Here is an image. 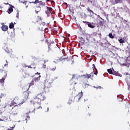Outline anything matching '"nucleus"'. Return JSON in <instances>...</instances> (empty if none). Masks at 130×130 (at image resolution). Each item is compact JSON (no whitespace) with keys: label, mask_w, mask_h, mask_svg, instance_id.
<instances>
[{"label":"nucleus","mask_w":130,"mask_h":130,"mask_svg":"<svg viewBox=\"0 0 130 130\" xmlns=\"http://www.w3.org/2000/svg\"><path fill=\"white\" fill-rule=\"evenodd\" d=\"M8 110L12 115H17L19 113V107L17 105L13 106L12 105H9L7 106Z\"/></svg>","instance_id":"nucleus-1"},{"label":"nucleus","mask_w":130,"mask_h":130,"mask_svg":"<svg viewBox=\"0 0 130 130\" xmlns=\"http://www.w3.org/2000/svg\"><path fill=\"white\" fill-rule=\"evenodd\" d=\"M44 90L45 92H48L49 91V88L52 87V82H50L49 81H45L44 83Z\"/></svg>","instance_id":"nucleus-2"},{"label":"nucleus","mask_w":130,"mask_h":130,"mask_svg":"<svg viewBox=\"0 0 130 130\" xmlns=\"http://www.w3.org/2000/svg\"><path fill=\"white\" fill-rule=\"evenodd\" d=\"M28 97H29V91H26L23 92L22 94L23 101L21 102L20 104H23V103H25V101H27Z\"/></svg>","instance_id":"nucleus-3"},{"label":"nucleus","mask_w":130,"mask_h":130,"mask_svg":"<svg viewBox=\"0 0 130 130\" xmlns=\"http://www.w3.org/2000/svg\"><path fill=\"white\" fill-rule=\"evenodd\" d=\"M29 4H39L38 7H40L41 9L45 7L46 3L42 2V1H39V0H36L35 2H29Z\"/></svg>","instance_id":"nucleus-4"},{"label":"nucleus","mask_w":130,"mask_h":130,"mask_svg":"<svg viewBox=\"0 0 130 130\" xmlns=\"http://www.w3.org/2000/svg\"><path fill=\"white\" fill-rule=\"evenodd\" d=\"M15 104H18V105H22L21 103H20V99L18 97H15L14 99L11 102V104L9 105H13L15 106Z\"/></svg>","instance_id":"nucleus-5"},{"label":"nucleus","mask_w":130,"mask_h":130,"mask_svg":"<svg viewBox=\"0 0 130 130\" xmlns=\"http://www.w3.org/2000/svg\"><path fill=\"white\" fill-rule=\"evenodd\" d=\"M3 49L7 52V53H12V48L10 45L5 44L3 47Z\"/></svg>","instance_id":"nucleus-6"},{"label":"nucleus","mask_w":130,"mask_h":130,"mask_svg":"<svg viewBox=\"0 0 130 130\" xmlns=\"http://www.w3.org/2000/svg\"><path fill=\"white\" fill-rule=\"evenodd\" d=\"M34 79L32 80L35 82H38V81H40V78H41V75H40V73L38 72L36 73L35 75H34Z\"/></svg>","instance_id":"nucleus-7"},{"label":"nucleus","mask_w":130,"mask_h":130,"mask_svg":"<svg viewBox=\"0 0 130 130\" xmlns=\"http://www.w3.org/2000/svg\"><path fill=\"white\" fill-rule=\"evenodd\" d=\"M30 102L35 105L41 103V101L37 96H36L34 99H32Z\"/></svg>","instance_id":"nucleus-8"},{"label":"nucleus","mask_w":130,"mask_h":130,"mask_svg":"<svg viewBox=\"0 0 130 130\" xmlns=\"http://www.w3.org/2000/svg\"><path fill=\"white\" fill-rule=\"evenodd\" d=\"M37 97L39 98L41 101H44V100H45V99H46L45 95H44V93L43 92L38 94L37 95Z\"/></svg>","instance_id":"nucleus-9"},{"label":"nucleus","mask_w":130,"mask_h":130,"mask_svg":"<svg viewBox=\"0 0 130 130\" xmlns=\"http://www.w3.org/2000/svg\"><path fill=\"white\" fill-rule=\"evenodd\" d=\"M82 77L84 79H87V80H89L90 78H93L94 75L93 74V72H91L90 74H86L85 75H82Z\"/></svg>","instance_id":"nucleus-10"},{"label":"nucleus","mask_w":130,"mask_h":130,"mask_svg":"<svg viewBox=\"0 0 130 130\" xmlns=\"http://www.w3.org/2000/svg\"><path fill=\"white\" fill-rule=\"evenodd\" d=\"M108 72L109 74H110L111 75H115V76H117L118 77H121V75L119 74L118 72H112V70L111 69L108 70Z\"/></svg>","instance_id":"nucleus-11"},{"label":"nucleus","mask_w":130,"mask_h":130,"mask_svg":"<svg viewBox=\"0 0 130 130\" xmlns=\"http://www.w3.org/2000/svg\"><path fill=\"white\" fill-rule=\"evenodd\" d=\"M82 97H83V91L79 93V94L75 97V99H76V101H80V99H81Z\"/></svg>","instance_id":"nucleus-12"},{"label":"nucleus","mask_w":130,"mask_h":130,"mask_svg":"<svg viewBox=\"0 0 130 130\" xmlns=\"http://www.w3.org/2000/svg\"><path fill=\"white\" fill-rule=\"evenodd\" d=\"M72 58V57H70V58H68V57H64L63 56H61L60 57L58 60L59 61H66V60H67V61H69V59H71Z\"/></svg>","instance_id":"nucleus-13"},{"label":"nucleus","mask_w":130,"mask_h":130,"mask_svg":"<svg viewBox=\"0 0 130 130\" xmlns=\"http://www.w3.org/2000/svg\"><path fill=\"white\" fill-rule=\"evenodd\" d=\"M35 108L34 109V112L35 113V110L36 109H42V107H41V103L35 104Z\"/></svg>","instance_id":"nucleus-14"},{"label":"nucleus","mask_w":130,"mask_h":130,"mask_svg":"<svg viewBox=\"0 0 130 130\" xmlns=\"http://www.w3.org/2000/svg\"><path fill=\"white\" fill-rule=\"evenodd\" d=\"M56 46H57L56 44L54 43H52L48 46V48L51 50H53V49H54L55 48H56Z\"/></svg>","instance_id":"nucleus-15"},{"label":"nucleus","mask_w":130,"mask_h":130,"mask_svg":"<svg viewBox=\"0 0 130 130\" xmlns=\"http://www.w3.org/2000/svg\"><path fill=\"white\" fill-rule=\"evenodd\" d=\"M1 29L2 31H4V32H6V31H8L9 29V26L8 25H6L3 23L2 26L1 27Z\"/></svg>","instance_id":"nucleus-16"},{"label":"nucleus","mask_w":130,"mask_h":130,"mask_svg":"<svg viewBox=\"0 0 130 130\" xmlns=\"http://www.w3.org/2000/svg\"><path fill=\"white\" fill-rule=\"evenodd\" d=\"M10 7L8 9V10L7 11L8 14H11L13 13V11H14V8H15V7L12 5H10Z\"/></svg>","instance_id":"nucleus-17"},{"label":"nucleus","mask_w":130,"mask_h":130,"mask_svg":"<svg viewBox=\"0 0 130 130\" xmlns=\"http://www.w3.org/2000/svg\"><path fill=\"white\" fill-rule=\"evenodd\" d=\"M50 71H52V72H54L55 70H56V66L54 64L51 65L50 68Z\"/></svg>","instance_id":"nucleus-18"},{"label":"nucleus","mask_w":130,"mask_h":130,"mask_svg":"<svg viewBox=\"0 0 130 130\" xmlns=\"http://www.w3.org/2000/svg\"><path fill=\"white\" fill-rule=\"evenodd\" d=\"M40 11H41V8H40V6H37L35 10L36 14H38Z\"/></svg>","instance_id":"nucleus-19"},{"label":"nucleus","mask_w":130,"mask_h":130,"mask_svg":"<svg viewBox=\"0 0 130 130\" xmlns=\"http://www.w3.org/2000/svg\"><path fill=\"white\" fill-rule=\"evenodd\" d=\"M2 76H3V77L7 78V75H8V72L6 70H2Z\"/></svg>","instance_id":"nucleus-20"},{"label":"nucleus","mask_w":130,"mask_h":130,"mask_svg":"<svg viewBox=\"0 0 130 130\" xmlns=\"http://www.w3.org/2000/svg\"><path fill=\"white\" fill-rule=\"evenodd\" d=\"M47 8L48 11H46L45 13L46 14H47V15H48L50 14L51 12H52V8H51V7H47Z\"/></svg>","instance_id":"nucleus-21"},{"label":"nucleus","mask_w":130,"mask_h":130,"mask_svg":"<svg viewBox=\"0 0 130 130\" xmlns=\"http://www.w3.org/2000/svg\"><path fill=\"white\" fill-rule=\"evenodd\" d=\"M22 3L23 4V5H25V6H26L25 8L26 9H27L29 5V4H28V1H24L23 2H22Z\"/></svg>","instance_id":"nucleus-22"},{"label":"nucleus","mask_w":130,"mask_h":130,"mask_svg":"<svg viewBox=\"0 0 130 130\" xmlns=\"http://www.w3.org/2000/svg\"><path fill=\"white\" fill-rule=\"evenodd\" d=\"M38 20L36 21V23H38V22H40L42 21V19H41V17L38 16L37 17Z\"/></svg>","instance_id":"nucleus-23"},{"label":"nucleus","mask_w":130,"mask_h":130,"mask_svg":"<svg viewBox=\"0 0 130 130\" xmlns=\"http://www.w3.org/2000/svg\"><path fill=\"white\" fill-rule=\"evenodd\" d=\"M14 27H15V25H14V23L13 22H11L9 24V28H10V29H13L14 28Z\"/></svg>","instance_id":"nucleus-24"},{"label":"nucleus","mask_w":130,"mask_h":130,"mask_svg":"<svg viewBox=\"0 0 130 130\" xmlns=\"http://www.w3.org/2000/svg\"><path fill=\"white\" fill-rule=\"evenodd\" d=\"M122 3V0H115V4H121Z\"/></svg>","instance_id":"nucleus-25"},{"label":"nucleus","mask_w":130,"mask_h":130,"mask_svg":"<svg viewBox=\"0 0 130 130\" xmlns=\"http://www.w3.org/2000/svg\"><path fill=\"white\" fill-rule=\"evenodd\" d=\"M34 82H35L34 80H33L32 79L31 82L29 84V88H30V87L34 85Z\"/></svg>","instance_id":"nucleus-26"},{"label":"nucleus","mask_w":130,"mask_h":130,"mask_svg":"<svg viewBox=\"0 0 130 130\" xmlns=\"http://www.w3.org/2000/svg\"><path fill=\"white\" fill-rule=\"evenodd\" d=\"M27 68H28V69H36V66H35V64H33V67H31V66H28L27 67Z\"/></svg>","instance_id":"nucleus-27"},{"label":"nucleus","mask_w":130,"mask_h":130,"mask_svg":"<svg viewBox=\"0 0 130 130\" xmlns=\"http://www.w3.org/2000/svg\"><path fill=\"white\" fill-rule=\"evenodd\" d=\"M79 44L81 45H84V44H85V41L84 40H81L79 42Z\"/></svg>","instance_id":"nucleus-28"},{"label":"nucleus","mask_w":130,"mask_h":130,"mask_svg":"<svg viewBox=\"0 0 130 130\" xmlns=\"http://www.w3.org/2000/svg\"><path fill=\"white\" fill-rule=\"evenodd\" d=\"M118 41L120 43H124V40H122V38L118 40Z\"/></svg>","instance_id":"nucleus-29"},{"label":"nucleus","mask_w":130,"mask_h":130,"mask_svg":"<svg viewBox=\"0 0 130 130\" xmlns=\"http://www.w3.org/2000/svg\"><path fill=\"white\" fill-rule=\"evenodd\" d=\"M88 26L89 27V28H95V26L92 25L91 23H88Z\"/></svg>","instance_id":"nucleus-30"},{"label":"nucleus","mask_w":130,"mask_h":130,"mask_svg":"<svg viewBox=\"0 0 130 130\" xmlns=\"http://www.w3.org/2000/svg\"><path fill=\"white\" fill-rule=\"evenodd\" d=\"M109 37L111 38V39H113V38H114V36L113 35H112V33H110L109 34Z\"/></svg>","instance_id":"nucleus-31"},{"label":"nucleus","mask_w":130,"mask_h":130,"mask_svg":"<svg viewBox=\"0 0 130 130\" xmlns=\"http://www.w3.org/2000/svg\"><path fill=\"white\" fill-rule=\"evenodd\" d=\"M23 77L24 79H25V78H27V77H29V74L24 73V74L23 75Z\"/></svg>","instance_id":"nucleus-32"},{"label":"nucleus","mask_w":130,"mask_h":130,"mask_svg":"<svg viewBox=\"0 0 130 130\" xmlns=\"http://www.w3.org/2000/svg\"><path fill=\"white\" fill-rule=\"evenodd\" d=\"M5 79H6V78L3 77L2 79L0 80V83H4Z\"/></svg>","instance_id":"nucleus-33"},{"label":"nucleus","mask_w":130,"mask_h":130,"mask_svg":"<svg viewBox=\"0 0 130 130\" xmlns=\"http://www.w3.org/2000/svg\"><path fill=\"white\" fill-rule=\"evenodd\" d=\"M87 11H88V12H89L90 13H92V14H94L93 10L90 9V8L87 9Z\"/></svg>","instance_id":"nucleus-34"},{"label":"nucleus","mask_w":130,"mask_h":130,"mask_svg":"<svg viewBox=\"0 0 130 130\" xmlns=\"http://www.w3.org/2000/svg\"><path fill=\"white\" fill-rule=\"evenodd\" d=\"M25 120L26 121H28V120H30V116H26V117H25Z\"/></svg>","instance_id":"nucleus-35"},{"label":"nucleus","mask_w":130,"mask_h":130,"mask_svg":"<svg viewBox=\"0 0 130 130\" xmlns=\"http://www.w3.org/2000/svg\"><path fill=\"white\" fill-rule=\"evenodd\" d=\"M103 22L102 21H100V22H99V25H100V26H103Z\"/></svg>","instance_id":"nucleus-36"},{"label":"nucleus","mask_w":130,"mask_h":130,"mask_svg":"<svg viewBox=\"0 0 130 130\" xmlns=\"http://www.w3.org/2000/svg\"><path fill=\"white\" fill-rule=\"evenodd\" d=\"M19 13H20V11H17V14H16V18L18 19L19 18Z\"/></svg>","instance_id":"nucleus-37"},{"label":"nucleus","mask_w":130,"mask_h":130,"mask_svg":"<svg viewBox=\"0 0 130 130\" xmlns=\"http://www.w3.org/2000/svg\"><path fill=\"white\" fill-rule=\"evenodd\" d=\"M45 43H47V45H48V44H49V42H48V40H47V39L45 40Z\"/></svg>","instance_id":"nucleus-38"},{"label":"nucleus","mask_w":130,"mask_h":130,"mask_svg":"<svg viewBox=\"0 0 130 130\" xmlns=\"http://www.w3.org/2000/svg\"><path fill=\"white\" fill-rule=\"evenodd\" d=\"M8 60H6V63H5V64H4V66H5V67H7V66H8Z\"/></svg>","instance_id":"nucleus-39"},{"label":"nucleus","mask_w":130,"mask_h":130,"mask_svg":"<svg viewBox=\"0 0 130 130\" xmlns=\"http://www.w3.org/2000/svg\"><path fill=\"white\" fill-rule=\"evenodd\" d=\"M75 78H76V75H73V77H72L71 80H73V79H75Z\"/></svg>","instance_id":"nucleus-40"},{"label":"nucleus","mask_w":130,"mask_h":130,"mask_svg":"<svg viewBox=\"0 0 130 130\" xmlns=\"http://www.w3.org/2000/svg\"><path fill=\"white\" fill-rule=\"evenodd\" d=\"M42 67H43V69H46V65L44 64Z\"/></svg>","instance_id":"nucleus-41"},{"label":"nucleus","mask_w":130,"mask_h":130,"mask_svg":"<svg viewBox=\"0 0 130 130\" xmlns=\"http://www.w3.org/2000/svg\"><path fill=\"white\" fill-rule=\"evenodd\" d=\"M127 85H128V88H130V82H127Z\"/></svg>","instance_id":"nucleus-42"},{"label":"nucleus","mask_w":130,"mask_h":130,"mask_svg":"<svg viewBox=\"0 0 130 130\" xmlns=\"http://www.w3.org/2000/svg\"><path fill=\"white\" fill-rule=\"evenodd\" d=\"M23 68H28V66H27L26 64H24Z\"/></svg>","instance_id":"nucleus-43"},{"label":"nucleus","mask_w":130,"mask_h":130,"mask_svg":"<svg viewBox=\"0 0 130 130\" xmlns=\"http://www.w3.org/2000/svg\"><path fill=\"white\" fill-rule=\"evenodd\" d=\"M87 116H88L89 117H90V116H91V113H88L87 114Z\"/></svg>","instance_id":"nucleus-44"},{"label":"nucleus","mask_w":130,"mask_h":130,"mask_svg":"<svg viewBox=\"0 0 130 130\" xmlns=\"http://www.w3.org/2000/svg\"><path fill=\"white\" fill-rule=\"evenodd\" d=\"M92 66L93 67L94 69H95L96 70V67H95V64H93Z\"/></svg>","instance_id":"nucleus-45"},{"label":"nucleus","mask_w":130,"mask_h":130,"mask_svg":"<svg viewBox=\"0 0 130 130\" xmlns=\"http://www.w3.org/2000/svg\"><path fill=\"white\" fill-rule=\"evenodd\" d=\"M123 66H125L127 67V65L126 63H123Z\"/></svg>","instance_id":"nucleus-46"},{"label":"nucleus","mask_w":130,"mask_h":130,"mask_svg":"<svg viewBox=\"0 0 130 130\" xmlns=\"http://www.w3.org/2000/svg\"><path fill=\"white\" fill-rule=\"evenodd\" d=\"M13 128H14V127H12L11 129L8 128L7 129V130H13Z\"/></svg>","instance_id":"nucleus-47"},{"label":"nucleus","mask_w":130,"mask_h":130,"mask_svg":"<svg viewBox=\"0 0 130 130\" xmlns=\"http://www.w3.org/2000/svg\"><path fill=\"white\" fill-rule=\"evenodd\" d=\"M102 87L101 86H99V87H98V89H102Z\"/></svg>","instance_id":"nucleus-48"},{"label":"nucleus","mask_w":130,"mask_h":130,"mask_svg":"<svg viewBox=\"0 0 130 130\" xmlns=\"http://www.w3.org/2000/svg\"><path fill=\"white\" fill-rule=\"evenodd\" d=\"M93 75H97L95 73H93Z\"/></svg>","instance_id":"nucleus-49"},{"label":"nucleus","mask_w":130,"mask_h":130,"mask_svg":"<svg viewBox=\"0 0 130 130\" xmlns=\"http://www.w3.org/2000/svg\"><path fill=\"white\" fill-rule=\"evenodd\" d=\"M36 77H37V78L38 77V74L36 75Z\"/></svg>","instance_id":"nucleus-50"},{"label":"nucleus","mask_w":130,"mask_h":130,"mask_svg":"<svg viewBox=\"0 0 130 130\" xmlns=\"http://www.w3.org/2000/svg\"><path fill=\"white\" fill-rule=\"evenodd\" d=\"M48 110H49V108H47V111H48Z\"/></svg>","instance_id":"nucleus-51"},{"label":"nucleus","mask_w":130,"mask_h":130,"mask_svg":"<svg viewBox=\"0 0 130 130\" xmlns=\"http://www.w3.org/2000/svg\"><path fill=\"white\" fill-rule=\"evenodd\" d=\"M47 1V2H49V1H50V0H46Z\"/></svg>","instance_id":"nucleus-52"},{"label":"nucleus","mask_w":130,"mask_h":130,"mask_svg":"<svg viewBox=\"0 0 130 130\" xmlns=\"http://www.w3.org/2000/svg\"><path fill=\"white\" fill-rule=\"evenodd\" d=\"M13 24H14V25H15V24H16V23L14 22Z\"/></svg>","instance_id":"nucleus-53"},{"label":"nucleus","mask_w":130,"mask_h":130,"mask_svg":"<svg viewBox=\"0 0 130 130\" xmlns=\"http://www.w3.org/2000/svg\"><path fill=\"white\" fill-rule=\"evenodd\" d=\"M48 52H49V50H48Z\"/></svg>","instance_id":"nucleus-54"},{"label":"nucleus","mask_w":130,"mask_h":130,"mask_svg":"<svg viewBox=\"0 0 130 130\" xmlns=\"http://www.w3.org/2000/svg\"><path fill=\"white\" fill-rule=\"evenodd\" d=\"M0 72H2V70H0Z\"/></svg>","instance_id":"nucleus-55"}]
</instances>
